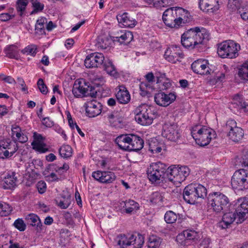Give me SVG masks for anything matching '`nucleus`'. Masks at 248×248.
<instances>
[{"label": "nucleus", "mask_w": 248, "mask_h": 248, "mask_svg": "<svg viewBox=\"0 0 248 248\" xmlns=\"http://www.w3.org/2000/svg\"><path fill=\"white\" fill-rule=\"evenodd\" d=\"M235 212L238 218V221L240 222L244 221L246 215L248 214V199H244Z\"/></svg>", "instance_id": "obj_26"}, {"label": "nucleus", "mask_w": 248, "mask_h": 248, "mask_svg": "<svg viewBox=\"0 0 248 248\" xmlns=\"http://www.w3.org/2000/svg\"><path fill=\"white\" fill-rule=\"evenodd\" d=\"M108 173L106 174L105 178H102V183H111L115 180L116 176L113 172L108 171Z\"/></svg>", "instance_id": "obj_56"}, {"label": "nucleus", "mask_w": 248, "mask_h": 248, "mask_svg": "<svg viewBox=\"0 0 248 248\" xmlns=\"http://www.w3.org/2000/svg\"><path fill=\"white\" fill-rule=\"evenodd\" d=\"M60 155L63 158H68L71 156L72 149L68 145H63L59 150Z\"/></svg>", "instance_id": "obj_44"}, {"label": "nucleus", "mask_w": 248, "mask_h": 248, "mask_svg": "<svg viewBox=\"0 0 248 248\" xmlns=\"http://www.w3.org/2000/svg\"><path fill=\"white\" fill-rule=\"evenodd\" d=\"M199 7L204 12L213 13L219 9L218 0H199Z\"/></svg>", "instance_id": "obj_18"}, {"label": "nucleus", "mask_w": 248, "mask_h": 248, "mask_svg": "<svg viewBox=\"0 0 248 248\" xmlns=\"http://www.w3.org/2000/svg\"><path fill=\"white\" fill-rule=\"evenodd\" d=\"M4 52L5 56L9 58L18 60L20 58L18 47L15 45L6 46L4 49Z\"/></svg>", "instance_id": "obj_32"}, {"label": "nucleus", "mask_w": 248, "mask_h": 248, "mask_svg": "<svg viewBox=\"0 0 248 248\" xmlns=\"http://www.w3.org/2000/svg\"><path fill=\"white\" fill-rule=\"evenodd\" d=\"M132 139V140L130 142L128 151H138L140 150L143 147V140L140 137L135 135H133Z\"/></svg>", "instance_id": "obj_31"}, {"label": "nucleus", "mask_w": 248, "mask_h": 248, "mask_svg": "<svg viewBox=\"0 0 248 248\" xmlns=\"http://www.w3.org/2000/svg\"><path fill=\"white\" fill-rule=\"evenodd\" d=\"M133 39V35L130 31H121V34L115 37L114 41L120 42V44L126 45L129 43Z\"/></svg>", "instance_id": "obj_33"}, {"label": "nucleus", "mask_w": 248, "mask_h": 248, "mask_svg": "<svg viewBox=\"0 0 248 248\" xmlns=\"http://www.w3.org/2000/svg\"><path fill=\"white\" fill-rule=\"evenodd\" d=\"M190 170L186 166L176 167L175 165L168 168L167 178L174 185L181 184L189 175Z\"/></svg>", "instance_id": "obj_7"}, {"label": "nucleus", "mask_w": 248, "mask_h": 248, "mask_svg": "<svg viewBox=\"0 0 248 248\" xmlns=\"http://www.w3.org/2000/svg\"><path fill=\"white\" fill-rule=\"evenodd\" d=\"M27 223L35 228L37 231H41L43 229V224L39 217L34 214H30L25 217Z\"/></svg>", "instance_id": "obj_29"}, {"label": "nucleus", "mask_w": 248, "mask_h": 248, "mask_svg": "<svg viewBox=\"0 0 248 248\" xmlns=\"http://www.w3.org/2000/svg\"><path fill=\"white\" fill-rule=\"evenodd\" d=\"M230 204L228 197L220 192L210 193L207 198L208 208L217 214H223L226 212Z\"/></svg>", "instance_id": "obj_2"}, {"label": "nucleus", "mask_w": 248, "mask_h": 248, "mask_svg": "<svg viewBox=\"0 0 248 248\" xmlns=\"http://www.w3.org/2000/svg\"><path fill=\"white\" fill-rule=\"evenodd\" d=\"M118 101L123 104H127L130 100V95L129 92L124 86L119 87V91L116 94Z\"/></svg>", "instance_id": "obj_28"}, {"label": "nucleus", "mask_w": 248, "mask_h": 248, "mask_svg": "<svg viewBox=\"0 0 248 248\" xmlns=\"http://www.w3.org/2000/svg\"><path fill=\"white\" fill-rule=\"evenodd\" d=\"M223 216L222 220L219 223V226L222 229L229 228L234 221V219L238 217L235 212H229L223 213Z\"/></svg>", "instance_id": "obj_27"}, {"label": "nucleus", "mask_w": 248, "mask_h": 248, "mask_svg": "<svg viewBox=\"0 0 248 248\" xmlns=\"http://www.w3.org/2000/svg\"><path fill=\"white\" fill-rule=\"evenodd\" d=\"M233 188L243 190L248 188V173L244 169L235 171L231 179Z\"/></svg>", "instance_id": "obj_8"}, {"label": "nucleus", "mask_w": 248, "mask_h": 248, "mask_svg": "<svg viewBox=\"0 0 248 248\" xmlns=\"http://www.w3.org/2000/svg\"><path fill=\"white\" fill-rule=\"evenodd\" d=\"M14 225L20 231H24L26 229V225L22 219L18 218L16 220Z\"/></svg>", "instance_id": "obj_58"}, {"label": "nucleus", "mask_w": 248, "mask_h": 248, "mask_svg": "<svg viewBox=\"0 0 248 248\" xmlns=\"http://www.w3.org/2000/svg\"><path fill=\"white\" fill-rule=\"evenodd\" d=\"M31 2L33 8V10L31 12V15L41 12L43 10L44 5L40 2L38 0H31Z\"/></svg>", "instance_id": "obj_50"}, {"label": "nucleus", "mask_w": 248, "mask_h": 248, "mask_svg": "<svg viewBox=\"0 0 248 248\" xmlns=\"http://www.w3.org/2000/svg\"><path fill=\"white\" fill-rule=\"evenodd\" d=\"M165 0H146V1L149 4H153L155 6H157L158 5L164 6V4H166Z\"/></svg>", "instance_id": "obj_63"}, {"label": "nucleus", "mask_w": 248, "mask_h": 248, "mask_svg": "<svg viewBox=\"0 0 248 248\" xmlns=\"http://www.w3.org/2000/svg\"><path fill=\"white\" fill-rule=\"evenodd\" d=\"M162 242V239L155 235L150 236L148 241V247L149 248H159Z\"/></svg>", "instance_id": "obj_43"}, {"label": "nucleus", "mask_w": 248, "mask_h": 248, "mask_svg": "<svg viewBox=\"0 0 248 248\" xmlns=\"http://www.w3.org/2000/svg\"><path fill=\"white\" fill-rule=\"evenodd\" d=\"M103 64L104 70L108 74L114 76L117 74L116 69L110 61L108 60L107 62L105 60Z\"/></svg>", "instance_id": "obj_45"}, {"label": "nucleus", "mask_w": 248, "mask_h": 248, "mask_svg": "<svg viewBox=\"0 0 248 248\" xmlns=\"http://www.w3.org/2000/svg\"><path fill=\"white\" fill-rule=\"evenodd\" d=\"M176 97L174 93L166 94L164 93L160 92L155 94L154 99L158 105L167 107L176 99Z\"/></svg>", "instance_id": "obj_17"}, {"label": "nucleus", "mask_w": 248, "mask_h": 248, "mask_svg": "<svg viewBox=\"0 0 248 248\" xmlns=\"http://www.w3.org/2000/svg\"><path fill=\"white\" fill-rule=\"evenodd\" d=\"M111 38L107 36H100L97 39L96 46L98 48L106 49L111 45Z\"/></svg>", "instance_id": "obj_36"}, {"label": "nucleus", "mask_w": 248, "mask_h": 248, "mask_svg": "<svg viewBox=\"0 0 248 248\" xmlns=\"http://www.w3.org/2000/svg\"><path fill=\"white\" fill-rule=\"evenodd\" d=\"M36 46L35 45H30L26 47L22 50L23 54L27 53L28 55H35L36 53Z\"/></svg>", "instance_id": "obj_55"}, {"label": "nucleus", "mask_w": 248, "mask_h": 248, "mask_svg": "<svg viewBox=\"0 0 248 248\" xmlns=\"http://www.w3.org/2000/svg\"><path fill=\"white\" fill-rule=\"evenodd\" d=\"M10 157L9 152L6 150L5 147L3 144L0 145V158L5 159Z\"/></svg>", "instance_id": "obj_60"}, {"label": "nucleus", "mask_w": 248, "mask_h": 248, "mask_svg": "<svg viewBox=\"0 0 248 248\" xmlns=\"http://www.w3.org/2000/svg\"><path fill=\"white\" fill-rule=\"evenodd\" d=\"M12 211V208L8 203L0 202V216H7Z\"/></svg>", "instance_id": "obj_46"}, {"label": "nucleus", "mask_w": 248, "mask_h": 248, "mask_svg": "<svg viewBox=\"0 0 248 248\" xmlns=\"http://www.w3.org/2000/svg\"><path fill=\"white\" fill-rule=\"evenodd\" d=\"M162 200L163 197L158 192L153 193L150 197L151 202L155 204H160L162 203Z\"/></svg>", "instance_id": "obj_52"}, {"label": "nucleus", "mask_w": 248, "mask_h": 248, "mask_svg": "<svg viewBox=\"0 0 248 248\" xmlns=\"http://www.w3.org/2000/svg\"><path fill=\"white\" fill-rule=\"evenodd\" d=\"M194 189H195L197 200L203 199L207 195V190L206 188L201 184L192 183Z\"/></svg>", "instance_id": "obj_34"}, {"label": "nucleus", "mask_w": 248, "mask_h": 248, "mask_svg": "<svg viewBox=\"0 0 248 248\" xmlns=\"http://www.w3.org/2000/svg\"><path fill=\"white\" fill-rule=\"evenodd\" d=\"M209 62L207 60L199 59L194 61L191 64V69L193 72L198 74H211V69L209 67Z\"/></svg>", "instance_id": "obj_16"}, {"label": "nucleus", "mask_w": 248, "mask_h": 248, "mask_svg": "<svg viewBox=\"0 0 248 248\" xmlns=\"http://www.w3.org/2000/svg\"><path fill=\"white\" fill-rule=\"evenodd\" d=\"M120 207L122 213L132 214L139 209V204L135 201L130 200L120 202Z\"/></svg>", "instance_id": "obj_19"}, {"label": "nucleus", "mask_w": 248, "mask_h": 248, "mask_svg": "<svg viewBox=\"0 0 248 248\" xmlns=\"http://www.w3.org/2000/svg\"><path fill=\"white\" fill-rule=\"evenodd\" d=\"M102 116L105 121L108 122L110 125L113 127H120L121 124V121L119 118L117 112L111 110L105 111L103 110Z\"/></svg>", "instance_id": "obj_22"}, {"label": "nucleus", "mask_w": 248, "mask_h": 248, "mask_svg": "<svg viewBox=\"0 0 248 248\" xmlns=\"http://www.w3.org/2000/svg\"><path fill=\"white\" fill-rule=\"evenodd\" d=\"M209 38V34L204 28L195 27L184 32L181 36L182 45L186 48H199Z\"/></svg>", "instance_id": "obj_1"}, {"label": "nucleus", "mask_w": 248, "mask_h": 248, "mask_svg": "<svg viewBox=\"0 0 248 248\" xmlns=\"http://www.w3.org/2000/svg\"><path fill=\"white\" fill-rule=\"evenodd\" d=\"M108 171H101L97 170L93 171L92 173V177L95 180L102 183V178H105L106 174H108Z\"/></svg>", "instance_id": "obj_54"}, {"label": "nucleus", "mask_w": 248, "mask_h": 248, "mask_svg": "<svg viewBox=\"0 0 248 248\" xmlns=\"http://www.w3.org/2000/svg\"><path fill=\"white\" fill-rule=\"evenodd\" d=\"M36 186L38 192L40 194L44 193L46 190V183L44 181H40L38 182Z\"/></svg>", "instance_id": "obj_61"}, {"label": "nucleus", "mask_w": 248, "mask_h": 248, "mask_svg": "<svg viewBox=\"0 0 248 248\" xmlns=\"http://www.w3.org/2000/svg\"><path fill=\"white\" fill-rule=\"evenodd\" d=\"M37 85L40 91L43 94H46L48 92L47 88L42 78L38 79L37 81Z\"/></svg>", "instance_id": "obj_59"}, {"label": "nucleus", "mask_w": 248, "mask_h": 248, "mask_svg": "<svg viewBox=\"0 0 248 248\" xmlns=\"http://www.w3.org/2000/svg\"><path fill=\"white\" fill-rule=\"evenodd\" d=\"M225 129L228 131L229 138L234 142H238L244 136L243 129L237 126V123L234 120L230 119L227 121Z\"/></svg>", "instance_id": "obj_11"}, {"label": "nucleus", "mask_w": 248, "mask_h": 248, "mask_svg": "<svg viewBox=\"0 0 248 248\" xmlns=\"http://www.w3.org/2000/svg\"><path fill=\"white\" fill-rule=\"evenodd\" d=\"M117 19L119 23L126 27L133 28L137 22L135 19L128 16L127 13L118 15Z\"/></svg>", "instance_id": "obj_30"}, {"label": "nucleus", "mask_w": 248, "mask_h": 248, "mask_svg": "<svg viewBox=\"0 0 248 248\" xmlns=\"http://www.w3.org/2000/svg\"><path fill=\"white\" fill-rule=\"evenodd\" d=\"M86 112L89 117H94L99 114H102L101 105L96 101L88 102L86 104Z\"/></svg>", "instance_id": "obj_20"}, {"label": "nucleus", "mask_w": 248, "mask_h": 248, "mask_svg": "<svg viewBox=\"0 0 248 248\" xmlns=\"http://www.w3.org/2000/svg\"><path fill=\"white\" fill-rule=\"evenodd\" d=\"M17 178L15 172H9L1 182L2 187L5 189H12L16 186Z\"/></svg>", "instance_id": "obj_23"}, {"label": "nucleus", "mask_w": 248, "mask_h": 248, "mask_svg": "<svg viewBox=\"0 0 248 248\" xmlns=\"http://www.w3.org/2000/svg\"><path fill=\"white\" fill-rule=\"evenodd\" d=\"M135 119L139 124L142 125L151 124L157 113L155 109L146 104H142L134 110Z\"/></svg>", "instance_id": "obj_4"}, {"label": "nucleus", "mask_w": 248, "mask_h": 248, "mask_svg": "<svg viewBox=\"0 0 248 248\" xmlns=\"http://www.w3.org/2000/svg\"><path fill=\"white\" fill-rule=\"evenodd\" d=\"M144 243L142 235H131L129 236L121 235L118 244L123 248H141Z\"/></svg>", "instance_id": "obj_9"}, {"label": "nucleus", "mask_w": 248, "mask_h": 248, "mask_svg": "<svg viewBox=\"0 0 248 248\" xmlns=\"http://www.w3.org/2000/svg\"><path fill=\"white\" fill-rule=\"evenodd\" d=\"M62 199L60 200L58 206L62 209L67 208L71 204V196L68 195L61 194Z\"/></svg>", "instance_id": "obj_41"}, {"label": "nucleus", "mask_w": 248, "mask_h": 248, "mask_svg": "<svg viewBox=\"0 0 248 248\" xmlns=\"http://www.w3.org/2000/svg\"><path fill=\"white\" fill-rule=\"evenodd\" d=\"M177 19L176 7L167 9L162 16L164 23L166 26L170 28H178Z\"/></svg>", "instance_id": "obj_15"}, {"label": "nucleus", "mask_w": 248, "mask_h": 248, "mask_svg": "<svg viewBox=\"0 0 248 248\" xmlns=\"http://www.w3.org/2000/svg\"><path fill=\"white\" fill-rule=\"evenodd\" d=\"M149 150L153 154H158L162 151V144L156 141H152L149 143Z\"/></svg>", "instance_id": "obj_49"}, {"label": "nucleus", "mask_w": 248, "mask_h": 248, "mask_svg": "<svg viewBox=\"0 0 248 248\" xmlns=\"http://www.w3.org/2000/svg\"><path fill=\"white\" fill-rule=\"evenodd\" d=\"M33 149L40 153H45L48 151L46 144L44 142H32L31 143Z\"/></svg>", "instance_id": "obj_42"}, {"label": "nucleus", "mask_w": 248, "mask_h": 248, "mask_svg": "<svg viewBox=\"0 0 248 248\" xmlns=\"http://www.w3.org/2000/svg\"><path fill=\"white\" fill-rule=\"evenodd\" d=\"M105 57L101 53L95 52L88 55L84 61V65L87 68L98 67L104 63Z\"/></svg>", "instance_id": "obj_13"}, {"label": "nucleus", "mask_w": 248, "mask_h": 248, "mask_svg": "<svg viewBox=\"0 0 248 248\" xmlns=\"http://www.w3.org/2000/svg\"><path fill=\"white\" fill-rule=\"evenodd\" d=\"M240 49L239 44L229 40L218 45L217 53L222 58L233 59L238 56V51Z\"/></svg>", "instance_id": "obj_5"}, {"label": "nucleus", "mask_w": 248, "mask_h": 248, "mask_svg": "<svg viewBox=\"0 0 248 248\" xmlns=\"http://www.w3.org/2000/svg\"><path fill=\"white\" fill-rule=\"evenodd\" d=\"M238 75L242 79L248 80V61L244 63L239 69Z\"/></svg>", "instance_id": "obj_47"}, {"label": "nucleus", "mask_w": 248, "mask_h": 248, "mask_svg": "<svg viewBox=\"0 0 248 248\" xmlns=\"http://www.w3.org/2000/svg\"><path fill=\"white\" fill-rule=\"evenodd\" d=\"M178 217L176 214L172 211L166 212L164 215V219L166 223L171 224L175 222Z\"/></svg>", "instance_id": "obj_48"}, {"label": "nucleus", "mask_w": 248, "mask_h": 248, "mask_svg": "<svg viewBox=\"0 0 248 248\" xmlns=\"http://www.w3.org/2000/svg\"><path fill=\"white\" fill-rule=\"evenodd\" d=\"M241 18L245 20H248V4L238 9Z\"/></svg>", "instance_id": "obj_57"}, {"label": "nucleus", "mask_w": 248, "mask_h": 248, "mask_svg": "<svg viewBox=\"0 0 248 248\" xmlns=\"http://www.w3.org/2000/svg\"><path fill=\"white\" fill-rule=\"evenodd\" d=\"M84 84V86L81 85V82H78V84L75 83L74 84L72 93L74 96L77 97H79L82 95L96 97L97 91L95 90L94 87L86 83Z\"/></svg>", "instance_id": "obj_12"}, {"label": "nucleus", "mask_w": 248, "mask_h": 248, "mask_svg": "<svg viewBox=\"0 0 248 248\" xmlns=\"http://www.w3.org/2000/svg\"><path fill=\"white\" fill-rule=\"evenodd\" d=\"M140 94L142 96H145L149 93V90L151 88L150 84L146 82H142L140 86Z\"/></svg>", "instance_id": "obj_53"}, {"label": "nucleus", "mask_w": 248, "mask_h": 248, "mask_svg": "<svg viewBox=\"0 0 248 248\" xmlns=\"http://www.w3.org/2000/svg\"><path fill=\"white\" fill-rule=\"evenodd\" d=\"M191 133L196 143L201 146L208 145L211 140L216 137V133L213 129L201 125L193 127Z\"/></svg>", "instance_id": "obj_3"}, {"label": "nucleus", "mask_w": 248, "mask_h": 248, "mask_svg": "<svg viewBox=\"0 0 248 248\" xmlns=\"http://www.w3.org/2000/svg\"><path fill=\"white\" fill-rule=\"evenodd\" d=\"M236 165L239 167L247 168L248 169V152L243 153L240 157L237 158L235 161Z\"/></svg>", "instance_id": "obj_40"}, {"label": "nucleus", "mask_w": 248, "mask_h": 248, "mask_svg": "<svg viewBox=\"0 0 248 248\" xmlns=\"http://www.w3.org/2000/svg\"><path fill=\"white\" fill-rule=\"evenodd\" d=\"M183 236L187 240H194L198 236L197 232L192 230H185L183 232V234L179 236Z\"/></svg>", "instance_id": "obj_51"}, {"label": "nucleus", "mask_w": 248, "mask_h": 248, "mask_svg": "<svg viewBox=\"0 0 248 248\" xmlns=\"http://www.w3.org/2000/svg\"><path fill=\"white\" fill-rule=\"evenodd\" d=\"M178 28L183 26L191 21V15L188 11L179 7H176Z\"/></svg>", "instance_id": "obj_21"}, {"label": "nucleus", "mask_w": 248, "mask_h": 248, "mask_svg": "<svg viewBox=\"0 0 248 248\" xmlns=\"http://www.w3.org/2000/svg\"><path fill=\"white\" fill-rule=\"evenodd\" d=\"M0 78L2 80L4 81L5 82L9 83V84H16V81L14 78H13L11 76H7L4 75V74L0 75Z\"/></svg>", "instance_id": "obj_62"}, {"label": "nucleus", "mask_w": 248, "mask_h": 248, "mask_svg": "<svg viewBox=\"0 0 248 248\" xmlns=\"http://www.w3.org/2000/svg\"><path fill=\"white\" fill-rule=\"evenodd\" d=\"M3 145L9 152L10 157L12 156L18 149V144L16 141L4 142Z\"/></svg>", "instance_id": "obj_39"}, {"label": "nucleus", "mask_w": 248, "mask_h": 248, "mask_svg": "<svg viewBox=\"0 0 248 248\" xmlns=\"http://www.w3.org/2000/svg\"><path fill=\"white\" fill-rule=\"evenodd\" d=\"M240 5L239 0H229L228 6L232 9L238 8Z\"/></svg>", "instance_id": "obj_64"}, {"label": "nucleus", "mask_w": 248, "mask_h": 248, "mask_svg": "<svg viewBox=\"0 0 248 248\" xmlns=\"http://www.w3.org/2000/svg\"><path fill=\"white\" fill-rule=\"evenodd\" d=\"M31 0H16V9L20 16H22Z\"/></svg>", "instance_id": "obj_37"}, {"label": "nucleus", "mask_w": 248, "mask_h": 248, "mask_svg": "<svg viewBox=\"0 0 248 248\" xmlns=\"http://www.w3.org/2000/svg\"><path fill=\"white\" fill-rule=\"evenodd\" d=\"M168 166L161 162L152 163L148 168V178L152 183H158L163 180L165 174L167 176Z\"/></svg>", "instance_id": "obj_6"}, {"label": "nucleus", "mask_w": 248, "mask_h": 248, "mask_svg": "<svg viewBox=\"0 0 248 248\" xmlns=\"http://www.w3.org/2000/svg\"><path fill=\"white\" fill-rule=\"evenodd\" d=\"M183 199L185 201L189 204H194L197 202V198L192 184L188 185L185 187L183 193Z\"/></svg>", "instance_id": "obj_24"}, {"label": "nucleus", "mask_w": 248, "mask_h": 248, "mask_svg": "<svg viewBox=\"0 0 248 248\" xmlns=\"http://www.w3.org/2000/svg\"><path fill=\"white\" fill-rule=\"evenodd\" d=\"M47 23V19L45 17H41L36 21L35 24V33L39 35L45 34V24Z\"/></svg>", "instance_id": "obj_35"}, {"label": "nucleus", "mask_w": 248, "mask_h": 248, "mask_svg": "<svg viewBox=\"0 0 248 248\" xmlns=\"http://www.w3.org/2000/svg\"><path fill=\"white\" fill-rule=\"evenodd\" d=\"M164 56L167 61L172 63H175L180 61V59L183 58L184 54L179 46L173 45L167 49Z\"/></svg>", "instance_id": "obj_14"}, {"label": "nucleus", "mask_w": 248, "mask_h": 248, "mask_svg": "<svg viewBox=\"0 0 248 248\" xmlns=\"http://www.w3.org/2000/svg\"><path fill=\"white\" fill-rule=\"evenodd\" d=\"M131 135H121L116 138L115 142L118 145L119 148L125 151H128L130 142L132 140Z\"/></svg>", "instance_id": "obj_25"}, {"label": "nucleus", "mask_w": 248, "mask_h": 248, "mask_svg": "<svg viewBox=\"0 0 248 248\" xmlns=\"http://www.w3.org/2000/svg\"><path fill=\"white\" fill-rule=\"evenodd\" d=\"M162 135L169 140L176 142L181 137V131L175 123H168L163 125Z\"/></svg>", "instance_id": "obj_10"}, {"label": "nucleus", "mask_w": 248, "mask_h": 248, "mask_svg": "<svg viewBox=\"0 0 248 248\" xmlns=\"http://www.w3.org/2000/svg\"><path fill=\"white\" fill-rule=\"evenodd\" d=\"M210 81L213 83L221 82L225 79V74L222 72L219 71H211Z\"/></svg>", "instance_id": "obj_38"}]
</instances>
